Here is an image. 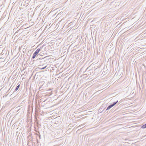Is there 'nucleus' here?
Wrapping results in <instances>:
<instances>
[{
    "label": "nucleus",
    "mask_w": 146,
    "mask_h": 146,
    "mask_svg": "<svg viewBox=\"0 0 146 146\" xmlns=\"http://www.w3.org/2000/svg\"><path fill=\"white\" fill-rule=\"evenodd\" d=\"M40 48H38L37 49V50L33 54V56L32 57V58L34 59L35 58V57L37 55V54L38 53L39 51H40Z\"/></svg>",
    "instance_id": "1"
},
{
    "label": "nucleus",
    "mask_w": 146,
    "mask_h": 146,
    "mask_svg": "<svg viewBox=\"0 0 146 146\" xmlns=\"http://www.w3.org/2000/svg\"><path fill=\"white\" fill-rule=\"evenodd\" d=\"M112 107H113V106H112V105H110L108 107V108H107L106 110H109V109H110V108H111Z\"/></svg>",
    "instance_id": "2"
},
{
    "label": "nucleus",
    "mask_w": 146,
    "mask_h": 146,
    "mask_svg": "<svg viewBox=\"0 0 146 146\" xmlns=\"http://www.w3.org/2000/svg\"><path fill=\"white\" fill-rule=\"evenodd\" d=\"M118 102V101H117L116 102H114L113 104H111L113 107Z\"/></svg>",
    "instance_id": "3"
},
{
    "label": "nucleus",
    "mask_w": 146,
    "mask_h": 146,
    "mask_svg": "<svg viewBox=\"0 0 146 146\" xmlns=\"http://www.w3.org/2000/svg\"><path fill=\"white\" fill-rule=\"evenodd\" d=\"M20 86V85H19L16 88L15 90V91H17L19 88Z\"/></svg>",
    "instance_id": "4"
},
{
    "label": "nucleus",
    "mask_w": 146,
    "mask_h": 146,
    "mask_svg": "<svg viewBox=\"0 0 146 146\" xmlns=\"http://www.w3.org/2000/svg\"><path fill=\"white\" fill-rule=\"evenodd\" d=\"M141 128H143V129H145V128H146V126L145 125V124L143 125L142 127H141Z\"/></svg>",
    "instance_id": "5"
},
{
    "label": "nucleus",
    "mask_w": 146,
    "mask_h": 146,
    "mask_svg": "<svg viewBox=\"0 0 146 146\" xmlns=\"http://www.w3.org/2000/svg\"><path fill=\"white\" fill-rule=\"evenodd\" d=\"M46 66L43 67L42 68H41V69H44L45 68H46Z\"/></svg>",
    "instance_id": "6"
},
{
    "label": "nucleus",
    "mask_w": 146,
    "mask_h": 146,
    "mask_svg": "<svg viewBox=\"0 0 146 146\" xmlns=\"http://www.w3.org/2000/svg\"><path fill=\"white\" fill-rule=\"evenodd\" d=\"M58 146L57 145H55V146Z\"/></svg>",
    "instance_id": "7"
},
{
    "label": "nucleus",
    "mask_w": 146,
    "mask_h": 146,
    "mask_svg": "<svg viewBox=\"0 0 146 146\" xmlns=\"http://www.w3.org/2000/svg\"><path fill=\"white\" fill-rule=\"evenodd\" d=\"M145 125L146 126V123L145 124Z\"/></svg>",
    "instance_id": "8"
}]
</instances>
